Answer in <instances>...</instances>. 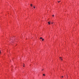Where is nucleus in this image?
Wrapping results in <instances>:
<instances>
[{"label":"nucleus","mask_w":79,"mask_h":79,"mask_svg":"<svg viewBox=\"0 0 79 79\" xmlns=\"http://www.w3.org/2000/svg\"><path fill=\"white\" fill-rule=\"evenodd\" d=\"M48 24H50V22H48Z\"/></svg>","instance_id":"nucleus-1"},{"label":"nucleus","mask_w":79,"mask_h":79,"mask_svg":"<svg viewBox=\"0 0 79 79\" xmlns=\"http://www.w3.org/2000/svg\"><path fill=\"white\" fill-rule=\"evenodd\" d=\"M60 60H63V59H62V58L60 57Z\"/></svg>","instance_id":"nucleus-2"},{"label":"nucleus","mask_w":79,"mask_h":79,"mask_svg":"<svg viewBox=\"0 0 79 79\" xmlns=\"http://www.w3.org/2000/svg\"><path fill=\"white\" fill-rule=\"evenodd\" d=\"M42 41H44V39H42Z\"/></svg>","instance_id":"nucleus-3"},{"label":"nucleus","mask_w":79,"mask_h":79,"mask_svg":"<svg viewBox=\"0 0 79 79\" xmlns=\"http://www.w3.org/2000/svg\"><path fill=\"white\" fill-rule=\"evenodd\" d=\"M30 6H32V4H31L30 5Z\"/></svg>","instance_id":"nucleus-4"},{"label":"nucleus","mask_w":79,"mask_h":79,"mask_svg":"<svg viewBox=\"0 0 79 79\" xmlns=\"http://www.w3.org/2000/svg\"><path fill=\"white\" fill-rule=\"evenodd\" d=\"M40 39H42V37H40Z\"/></svg>","instance_id":"nucleus-5"},{"label":"nucleus","mask_w":79,"mask_h":79,"mask_svg":"<svg viewBox=\"0 0 79 79\" xmlns=\"http://www.w3.org/2000/svg\"><path fill=\"white\" fill-rule=\"evenodd\" d=\"M43 76H45V74H43Z\"/></svg>","instance_id":"nucleus-6"},{"label":"nucleus","mask_w":79,"mask_h":79,"mask_svg":"<svg viewBox=\"0 0 79 79\" xmlns=\"http://www.w3.org/2000/svg\"><path fill=\"white\" fill-rule=\"evenodd\" d=\"M60 1H58V3H60Z\"/></svg>","instance_id":"nucleus-7"},{"label":"nucleus","mask_w":79,"mask_h":79,"mask_svg":"<svg viewBox=\"0 0 79 79\" xmlns=\"http://www.w3.org/2000/svg\"><path fill=\"white\" fill-rule=\"evenodd\" d=\"M52 16H55V15H53Z\"/></svg>","instance_id":"nucleus-8"},{"label":"nucleus","mask_w":79,"mask_h":79,"mask_svg":"<svg viewBox=\"0 0 79 79\" xmlns=\"http://www.w3.org/2000/svg\"><path fill=\"white\" fill-rule=\"evenodd\" d=\"M1 53V51H0V54Z\"/></svg>","instance_id":"nucleus-9"},{"label":"nucleus","mask_w":79,"mask_h":79,"mask_svg":"<svg viewBox=\"0 0 79 79\" xmlns=\"http://www.w3.org/2000/svg\"><path fill=\"white\" fill-rule=\"evenodd\" d=\"M35 8V6H34V8Z\"/></svg>","instance_id":"nucleus-10"},{"label":"nucleus","mask_w":79,"mask_h":79,"mask_svg":"<svg viewBox=\"0 0 79 79\" xmlns=\"http://www.w3.org/2000/svg\"><path fill=\"white\" fill-rule=\"evenodd\" d=\"M62 77H64L63 76H62Z\"/></svg>","instance_id":"nucleus-11"},{"label":"nucleus","mask_w":79,"mask_h":79,"mask_svg":"<svg viewBox=\"0 0 79 79\" xmlns=\"http://www.w3.org/2000/svg\"><path fill=\"white\" fill-rule=\"evenodd\" d=\"M51 24H53V23L52 22V23H51Z\"/></svg>","instance_id":"nucleus-12"},{"label":"nucleus","mask_w":79,"mask_h":79,"mask_svg":"<svg viewBox=\"0 0 79 79\" xmlns=\"http://www.w3.org/2000/svg\"><path fill=\"white\" fill-rule=\"evenodd\" d=\"M43 70H44V69H43L42 70V71H43Z\"/></svg>","instance_id":"nucleus-13"},{"label":"nucleus","mask_w":79,"mask_h":79,"mask_svg":"<svg viewBox=\"0 0 79 79\" xmlns=\"http://www.w3.org/2000/svg\"><path fill=\"white\" fill-rule=\"evenodd\" d=\"M23 67H24V65H23Z\"/></svg>","instance_id":"nucleus-14"}]
</instances>
